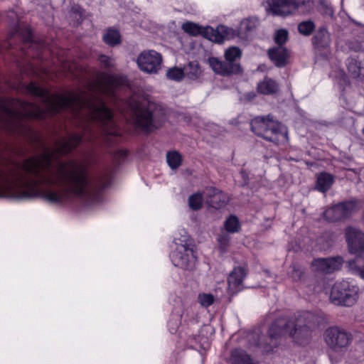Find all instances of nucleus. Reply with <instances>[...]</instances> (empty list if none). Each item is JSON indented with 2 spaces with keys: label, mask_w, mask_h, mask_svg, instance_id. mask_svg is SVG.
Segmentation results:
<instances>
[{
  "label": "nucleus",
  "mask_w": 364,
  "mask_h": 364,
  "mask_svg": "<svg viewBox=\"0 0 364 364\" xmlns=\"http://www.w3.org/2000/svg\"><path fill=\"white\" fill-rule=\"evenodd\" d=\"M81 141L78 134H68L44 148L42 154L16 162L0 155V197L27 199L43 197L53 203H63L72 195L87 200L90 198L87 173L85 166L57 160Z\"/></svg>",
  "instance_id": "nucleus-1"
},
{
  "label": "nucleus",
  "mask_w": 364,
  "mask_h": 364,
  "mask_svg": "<svg viewBox=\"0 0 364 364\" xmlns=\"http://www.w3.org/2000/svg\"><path fill=\"white\" fill-rule=\"evenodd\" d=\"M26 90L31 95L41 98L44 108L33 103L18 100H0V127L9 132L21 134L26 127L21 122L27 118L42 119L46 111L51 114L63 110H69L73 117L84 118L83 102L74 95L60 96L51 95L48 90L31 82L26 86Z\"/></svg>",
  "instance_id": "nucleus-2"
},
{
  "label": "nucleus",
  "mask_w": 364,
  "mask_h": 364,
  "mask_svg": "<svg viewBox=\"0 0 364 364\" xmlns=\"http://www.w3.org/2000/svg\"><path fill=\"white\" fill-rule=\"evenodd\" d=\"M128 80L123 75H112L105 72L92 77V121L98 118L105 124L115 127L113 113L109 106L118 109L119 100L116 95L117 88L125 86Z\"/></svg>",
  "instance_id": "nucleus-3"
},
{
  "label": "nucleus",
  "mask_w": 364,
  "mask_h": 364,
  "mask_svg": "<svg viewBox=\"0 0 364 364\" xmlns=\"http://www.w3.org/2000/svg\"><path fill=\"white\" fill-rule=\"evenodd\" d=\"M323 321V317L317 313L304 311L287 319L279 318L270 326L268 334L271 339L288 334L299 345L305 343L311 331Z\"/></svg>",
  "instance_id": "nucleus-4"
},
{
  "label": "nucleus",
  "mask_w": 364,
  "mask_h": 364,
  "mask_svg": "<svg viewBox=\"0 0 364 364\" xmlns=\"http://www.w3.org/2000/svg\"><path fill=\"white\" fill-rule=\"evenodd\" d=\"M166 120V109L161 105L151 101L136 109L133 114L134 126L146 134L160 129Z\"/></svg>",
  "instance_id": "nucleus-5"
},
{
  "label": "nucleus",
  "mask_w": 364,
  "mask_h": 364,
  "mask_svg": "<svg viewBox=\"0 0 364 364\" xmlns=\"http://www.w3.org/2000/svg\"><path fill=\"white\" fill-rule=\"evenodd\" d=\"M324 340L331 350L329 359L331 363L337 364L343 360L345 353L353 342V336L345 328L334 326L325 331Z\"/></svg>",
  "instance_id": "nucleus-6"
},
{
  "label": "nucleus",
  "mask_w": 364,
  "mask_h": 364,
  "mask_svg": "<svg viewBox=\"0 0 364 364\" xmlns=\"http://www.w3.org/2000/svg\"><path fill=\"white\" fill-rule=\"evenodd\" d=\"M251 130L264 139L278 144L287 139V132L279 123L268 117H257L251 120Z\"/></svg>",
  "instance_id": "nucleus-7"
},
{
  "label": "nucleus",
  "mask_w": 364,
  "mask_h": 364,
  "mask_svg": "<svg viewBox=\"0 0 364 364\" xmlns=\"http://www.w3.org/2000/svg\"><path fill=\"white\" fill-rule=\"evenodd\" d=\"M359 289L353 281L336 282L331 289V301L336 305L352 306L358 299Z\"/></svg>",
  "instance_id": "nucleus-8"
},
{
  "label": "nucleus",
  "mask_w": 364,
  "mask_h": 364,
  "mask_svg": "<svg viewBox=\"0 0 364 364\" xmlns=\"http://www.w3.org/2000/svg\"><path fill=\"white\" fill-rule=\"evenodd\" d=\"M181 27L184 32L191 36H196L201 34L211 41L218 43H223L228 38L231 32V29L223 25L218 26L216 29H214L212 27L203 28L190 21L183 23Z\"/></svg>",
  "instance_id": "nucleus-9"
},
{
  "label": "nucleus",
  "mask_w": 364,
  "mask_h": 364,
  "mask_svg": "<svg viewBox=\"0 0 364 364\" xmlns=\"http://www.w3.org/2000/svg\"><path fill=\"white\" fill-rule=\"evenodd\" d=\"M362 207V201L350 199L336 204L326 210L324 218L329 222L343 220L358 212Z\"/></svg>",
  "instance_id": "nucleus-10"
},
{
  "label": "nucleus",
  "mask_w": 364,
  "mask_h": 364,
  "mask_svg": "<svg viewBox=\"0 0 364 364\" xmlns=\"http://www.w3.org/2000/svg\"><path fill=\"white\" fill-rule=\"evenodd\" d=\"M170 257L174 266L183 269H192L196 260L193 249L186 244H178Z\"/></svg>",
  "instance_id": "nucleus-11"
},
{
  "label": "nucleus",
  "mask_w": 364,
  "mask_h": 364,
  "mask_svg": "<svg viewBox=\"0 0 364 364\" xmlns=\"http://www.w3.org/2000/svg\"><path fill=\"white\" fill-rule=\"evenodd\" d=\"M162 60L161 53L154 50H147L142 51L139 55L136 63L144 73L155 74L161 68Z\"/></svg>",
  "instance_id": "nucleus-12"
},
{
  "label": "nucleus",
  "mask_w": 364,
  "mask_h": 364,
  "mask_svg": "<svg viewBox=\"0 0 364 364\" xmlns=\"http://www.w3.org/2000/svg\"><path fill=\"white\" fill-rule=\"evenodd\" d=\"M304 0H266L267 9L274 16H286L304 4Z\"/></svg>",
  "instance_id": "nucleus-13"
},
{
  "label": "nucleus",
  "mask_w": 364,
  "mask_h": 364,
  "mask_svg": "<svg viewBox=\"0 0 364 364\" xmlns=\"http://www.w3.org/2000/svg\"><path fill=\"white\" fill-rule=\"evenodd\" d=\"M112 176V170L108 168L98 173L95 178L92 177V206L104 200L105 189L110 185Z\"/></svg>",
  "instance_id": "nucleus-14"
},
{
  "label": "nucleus",
  "mask_w": 364,
  "mask_h": 364,
  "mask_svg": "<svg viewBox=\"0 0 364 364\" xmlns=\"http://www.w3.org/2000/svg\"><path fill=\"white\" fill-rule=\"evenodd\" d=\"M343 263L341 257H330L327 258L314 259L311 262L313 270L322 274H331L339 270Z\"/></svg>",
  "instance_id": "nucleus-15"
},
{
  "label": "nucleus",
  "mask_w": 364,
  "mask_h": 364,
  "mask_svg": "<svg viewBox=\"0 0 364 364\" xmlns=\"http://www.w3.org/2000/svg\"><path fill=\"white\" fill-rule=\"evenodd\" d=\"M345 235L349 252L357 255L363 254L364 233L355 228L348 227L346 229Z\"/></svg>",
  "instance_id": "nucleus-16"
},
{
  "label": "nucleus",
  "mask_w": 364,
  "mask_h": 364,
  "mask_svg": "<svg viewBox=\"0 0 364 364\" xmlns=\"http://www.w3.org/2000/svg\"><path fill=\"white\" fill-rule=\"evenodd\" d=\"M209 65L213 70L219 75L227 76L236 74L241 71L239 62H230L225 58V60H220L212 57L208 59Z\"/></svg>",
  "instance_id": "nucleus-17"
},
{
  "label": "nucleus",
  "mask_w": 364,
  "mask_h": 364,
  "mask_svg": "<svg viewBox=\"0 0 364 364\" xmlns=\"http://www.w3.org/2000/svg\"><path fill=\"white\" fill-rule=\"evenodd\" d=\"M205 194L207 203L215 209L223 208L229 200L225 193L213 187L206 188Z\"/></svg>",
  "instance_id": "nucleus-18"
},
{
  "label": "nucleus",
  "mask_w": 364,
  "mask_h": 364,
  "mask_svg": "<svg viewBox=\"0 0 364 364\" xmlns=\"http://www.w3.org/2000/svg\"><path fill=\"white\" fill-rule=\"evenodd\" d=\"M268 56L277 67L282 68L287 64L289 53L285 47L277 46L268 50Z\"/></svg>",
  "instance_id": "nucleus-19"
},
{
  "label": "nucleus",
  "mask_w": 364,
  "mask_h": 364,
  "mask_svg": "<svg viewBox=\"0 0 364 364\" xmlns=\"http://www.w3.org/2000/svg\"><path fill=\"white\" fill-rule=\"evenodd\" d=\"M247 274L245 267H235L230 273L228 278V288L232 293L236 292L240 289V286L242 284L243 279Z\"/></svg>",
  "instance_id": "nucleus-20"
},
{
  "label": "nucleus",
  "mask_w": 364,
  "mask_h": 364,
  "mask_svg": "<svg viewBox=\"0 0 364 364\" xmlns=\"http://www.w3.org/2000/svg\"><path fill=\"white\" fill-rule=\"evenodd\" d=\"M334 183V176L327 172H321L316 176L315 189L323 193H326Z\"/></svg>",
  "instance_id": "nucleus-21"
},
{
  "label": "nucleus",
  "mask_w": 364,
  "mask_h": 364,
  "mask_svg": "<svg viewBox=\"0 0 364 364\" xmlns=\"http://www.w3.org/2000/svg\"><path fill=\"white\" fill-rule=\"evenodd\" d=\"M348 268L349 272L364 279V257L357 255L353 259L348 262Z\"/></svg>",
  "instance_id": "nucleus-22"
},
{
  "label": "nucleus",
  "mask_w": 364,
  "mask_h": 364,
  "mask_svg": "<svg viewBox=\"0 0 364 364\" xmlns=\"http://www.w3.org/2000/svg\"><path fill=\"white\" fill-rule=\"evenodd\" d=\"M102 40L107 46L114 47L121 44L122 36L119 30L111 27L105 31L102 36Z\"/></svg>",
  "instance_id": "nucleus-23"
},
{
  "label": "nucleus",
  "mask_w": 364,
  "mask_h": 364,
  "mask_svg": "<svg viewBox=\"0 0 364 364\" xmlns=\"http://www.w3.org/2000/svg\"><path fill=\"white\" fill-rule=\"evenodd\" d=\"M257 90L263 95L274 94L279 90V85L275 80L265 77L263 81L258 83Z\"/></svg>",
  "instance_id": "nucleus-24"
},
{
  "label": "nucleus",
  "mask_w": 364,
  "mask_h": 364,
  "mask_svg": "<svg viewBox=\"0 0 364 364\" xmlns=\"http://www.w3.org/2000/svg\"><path fill=\"white\" fill-rule=\"evenodd\" d=\"M183 70L184 77L191 80L199 78L202 74V70L198 62L196 60L189 62L183 67Z\"/></svg>",
  "instance_id": "nucleus-25"
},
{
  "label": "nucleus",
  "mask_w": 364,
  "mask_h": 364,
  "mask_svg": "<svg viewBox=\"0 0 364 364\" xmlns=\"http://www.w3.org/2000/svg\"><path fill=\"white\" fill-rule=\"evenodd\" d=\"M346 67L350 76L353 78H359L361 75L362 67L361 63L356 58L350 57L347 58Z\"/></svg>",
  "instance_id": "nucleus-26"
},
{
  "label": "nucleus",
  "mask_w": 364,
  "mask_h": 364,
  "mask_svg": "<svg viewBox=\"0 0 364 364\" xmlns=\"http://www.w3.org/2000/svg\"><path fill=\"white\" fill-rule=\"evenodd\" d=\"M230 360L232 364H252L251 358L242 349H235L232 351Z\"/></svg>",
  "instance_id": "nucleus-27"
},
{
  "label": "nucleus",
  "mask_w": 364,
  "mask_h": 364,
  "mask_svg": "<svg viewBox=\"0 0 364 364\" xmlns=\"http://www.w3.org/2000/svg\"><path fill=\"white\" fill-rule=\"evenodd\" d=\"M166 161L171 169H176L182 164V156L176 151H168L166 154Z\"/></svg>",
  "instance_id": "nucleus-28"
},
{
  "label": "nucleus",
  "mask_w": 364,
  "mask_h": 364,
  "mask_svg": "<svg viewBox=\"0 0 364 364\" xmlns=\"http://www.w3.org/2000/svg\"><path fill=\"white\" fill-rule=\"evenodd\" d=\"M315 28V23L311 20L304 21L298 24L299 33L305 36L311 35Z\"/></svg>",
  "instance_id": "nucleus-29"
},
{
  "label": "nucleus",
  "mask_w": 364,
  "mask_h": 364,
  "mask_svg": "<svg viewBox=\"0 0 364 364\" xmlns=\"http://www.w3.org/2000/svg\"><path fill=\"white\" fill-rule=\"evenodd\" d=\"M242 53L240 48L237 47H230L225 52V58L230 62H238L240 59Z\"/></svg>",
  "instance_id": "nucleus-30"
},
{
  "label": "nucleus",
  "mask_w": 364,
  "mask_h": 364,
  "mask_svg": "<svg viewBox=\"0 0 364 364\" xmlns=\"http://www.w3.org/2000/svg\"><path fill=\"white\" fill-rule=\"evenodd\" d=\"M225 230L229 232H236L240 229V223L237 218L230 215L225 222Z\"/></svg>",
  "instance_id": "nucleus-31"
},
{
  "label": "nucleus",
  "mask_w": 364,
  "mask_h": 364,
  "mask_svg": "<svg viewBox=\"0 0 364 364\" xmlns=\"http://www.w3.org/2000/svg\"><path fill=\"white\" fill-rule=\"evenodd\" d=\"M188 204L192 210H197L202 207L203 196L197 193L191 195L188 198Z\"/></svg>",
  "instance_id": "nucleus-32"
},
{
  "label": "nucleus",
  "mask_w": 364,
  "mask_h": 364,
  "mask_svg": "<svg viewBox=\"0 0 364 364\" xmlns=\"http://www.w3.org/2000/svg\"><path fill=\"white\" fill-rule=\"evenodd\" d=\"M166 77L169 80L181 81L183 77V70L178 68L168 69L166 72Z\"/></svg>",
  "instance_id": "nucleus-33"
},
{
  "label": "nucleus",
  "mask_w": 364,
  "mask_h": 364,
  "mask_svg": "<svg viewBox=\"0 0 364 364\" xmlns=\"http://www.w3.org/2000/svg\"><path fill=\"white\" fill-rule=\"evenodd\" d=\"M198 301L202 306L207 308L213 304L215 299L211 294L200 293L198 296Z\"/></svg>",
  "instance_id": "nucleus-34"
},
{
  "label": "nucleus",
  "mask_w": 364,
  "mask_h": 364,
  "mask_svg": "<svg viewBox=\"0 0 364 364\" xmlns=\"http://www.w3.org/2000/svg\"><path fill=\"white\" fill-rule=\"evenodd\" d=\"M258 21L256 18H247L242 21L241 28L246 32L253 31L257 26Z\"/></svg>",
  "instance_id": "nucleus-35"
},
{
  "label": "nucleus",
  "mask_w": 364,
  "mask_h": 364,
  "mask_svg": "<svg viewBox=\"0 0 364 364\" xmlns=\"http://www.w3.org/2000/svg\"><path fill=\"white\" fill-rule=\"evenodd\" d=\"M288 39V31L286 29H279L275 32L274 41L278 46H282Z\"/></svg>",
  "instance_id": "nucleus-36"
},
{
  "label": "nucleus",
  "mask_w": 364,
  "mask_h": 364,
  "mask_svg": "<svg viewBox=\"0 0 364 364\" xmlns=\"http://www.w3.org/2000/svg\"><path fill=\"white\" fill-rule=\"evenodd\" d=\"M97 60L100 65L105 68H112L114 66V60L113 58L104 55L100 54L97 56Z\"/></svg>",
  "instance_id": "nucleus-37"
},
{
  "label": "nucleus",
  "mask_w": 364,
  "mask_h": 364,
  "mask_svg": "<svg viewBox=\"0 0 364 364\" xmlns=\"http://www.w3.org/2000/svg\"><path fill=\"white\" fill-rule=\"evenodd\" d=\"M328 38V32L324 28H321L314 36V39L318 46H323L326 40Z\"/></svg>",
  "instance_id": "nucleus-38"
},
{
  "label": "nucleus",
  "mask_w": 364,
  "mask_h": 364,
  "mask_svg": "<svg viewBox=\"0 0 364 364\" xmlns=\"http://www.w3.org/2000/svg\"><path fill=\"white\" fill-rule=\"evenodd\" d=\"M218 242L220 250L224 252L227 250V248L229 246L230 237L226 233H222L218 235Z\"/></svg>",
  "instance_id": "nucleus-39"
},
{
  "label": "nucleus",
  "mask_w": 364,
  "mask_h": 364,
  "mask_svg": "<svg viewBox=\"0 0 364 364\" xmlns=\"http://www.w3.org/2000/svg\"><path fill=\"white\" fill-rule=\"evenodd\" d=\"M291 268L292 270L290 273V276L292 279L296 281L301 279L304 274V272L296 265H293Z\"/></svg>",
  "instance_id": "nucleus-40"
},
{
  "label": "nucleus",
  "mask_w": 364,
  "mask_h": 364,
  "mask_svg": "<svg viewBox=\"0 0 364 364\" xmlns=\"http://www.w3.org/2000/svg\"><path fill=\"white\" fill-rule=\"evenodd\" d=\"M71 15L73 16L77 21H79L82 19V12L79 6H75L71 9Z\"/></svg>",
  "instance_id": "nucleus-41"
},
{
  "label": "nucleus",
  "mask_w": 364,
  "mask_h": 364,
  "mask_svg": "<svg viewBox=\"0 0 364 364\" xmlns=\"http://www.w3.org/2000/svg\"><path fill=\"white\" fill-rule=\"evenodd\" d=\"M247 98L248 100H251L252 99H253L255 96V95L254 93H248L247 94Z\"/></svg>",
  "instance_id": "nucleus-42"
},
{
  "label": "nucleus",
  "mask_w": 364,
  "mask_h": 364,
  "mask_svg": "<svg viewBox=\"0 0 364 364\" xmlns=\"http://www.w3.org/2000/svg\"><path fill=\"white\" fill-rule=\"evenodd\" d=\"M120 154H121L123 156H126V155H127L126 151H120Z\"/></svg>",
  "instance_id": "nucleus-43"
},
{
  "label": "nucleus",
  "mask_w": 364,
  "mask_h": 364,
  "mask_svg": "<svg viewBox=\"0 0 364 364\" xmlns=\"http://www.w3.org/2000/svg\"><path fill=\"white\" fill-rule=\"evenodd\" d=\"M109 134H112V135L117 134V132L114 131V132H110Z\"/></svg>",
  "instance_id": "nucleus-44"
},
{
  "label": "nucleus",
  "mask_w": 364,
  "mask_h": 364,
  "mask_svg": "<svg viewBox=\"0 0 364 364\" xmlns=\"http://www.w3.org/2000/svg\"><path fill=\"white\" fill-rule=\"evenodd\" d=\"M362 132H363V134H364V127H363V131H362Z\"/></svg>",
  "instance_id": "nucleus-45"
}]
</instances>
